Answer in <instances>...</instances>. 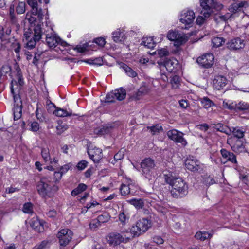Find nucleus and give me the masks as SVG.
I'll list each match as a JSON object with an SVG mask.
<instances>
[{"mask_svg":"<svg viewBox=\"0 0 249 249\" xmlns=\"http://www.w3.org/2000/svg\"><path fill=\"white\" fill-rule=\"evenodd\" d=\"M147 129L150 131L153 135L159 133L160 131H163L162 126L158 124L151 126H147Z\"/></svg>","mask_w":249,"mask_h":249,"instance_id":"36","label":"nucleus"},{"mask_svg":"<svg viewBox=\"0 0 249 249\" xmlns=\"http://www.w3.org/2000/svg\"><path fill=\"white\" fill-rule=\"evenodd\" d=\"M87 185L85 184L80 183L76 188L71 191V196H77V195L84 191L87 189Z\"/></svg>","mask_w":249,"mask_h":249,"instance_id":"33","label":"nucleus"},{"mask_svg":"<svg viewBox=\"0 0 249 249\" xmlns=\"http://www.w3.org/2000/svg\"><path fill=\"white\" fill-rule=\"evenodd\" d=\"M36 190L41 196L46 198L53 197L58 190V187L47 178H42L36 183Z\"/></svg>","mask_w":249,"mask_h":249,"instance_id":"2","label":"nucleus"},{"mask_svg":"<svg viewBox=\"0 0 249 249\" xmlns=\"http://www.w3.org/2000/svg\"><path fill=\"white\" fill-rule=\"evenodd\" d=\"M178 62L176 60L166 59L158 61V64L161 69L165 68L169 72H172L175 69V66L177 65Z\"/></svg>","mask_w":249,"mask_h":249,"instance_id":"18","label":"nucleus"},{"mask_svg":"<svg viewBox=\"0 0 249 249\" xmlns=\"http://www.w3.org/2000/svg\"><path fill=\"white\" fill-rule=\"evenodd\" d=\"M48 217L50 218H54L57 214V212L54 209L50 210L46 213Z\"/></svg>","mask_w":249,"mask_h":249,"instance_id":"64","label":"nucleus"},{"mask_svg":"<svg viewBox=\"0 0 249 249\" xmlns=\"http://www.w3.org/2000/svg\"><path fill=\"white\" fill-rule=\"evenodd\" d=\"M22 105L15 106L13 108L14 120L20 119L22 115Z\"/></svg>","mask_w":249,"mask_h":249,"instance_id":"31","label":"nucleus"},{"mask_svg":"<svg viewBox=\"0 0 249 249\" xmlns=\"http://www.w3.org/2000/svg\"><path fill=\"white\" fill-rule=\"evenodd\" d=\"M129 240V237H126V235L123 236L117 232L109 233L107 237V242L109 245L113 246L119 245L121 243H126Z\"/></svg>","mask_w":249,"mask_h":249,"instance_id":"7","label":"nucleus"},{"mask_svg":"<svg viewBox=\"0 0 249 249\" xmlns=\"http://www.w3.org/2000/svg\"><path fill=\"white\" fill-rule=\"evenodd\" d=\"M85 62L90 65H94L97 66H101L103 64V59L100 57L96 58L94 59H87L85 60Z\"/></svg>","mask_w":249,"mask_h":249,"instance_id":"40","label":"nucleus"},{"mask_svg":"<svg viewBox=\"0 0 249 249\" xmlns=\"http://www.w3.org/2000/svg\"><path fill=\"white\" fill-rule=\"evenodd\" d=\"M94 42L98 44L100 47H104L106 43L105 39L103 37H98L94 40Z\"/></svg>","mask_w":249,"mask_h":249,"instance_id":"55","label":"nucleus"},{"mask_svg":"<svg viewBox=\"0 0 249 249\" xmlns=\"http://www.w3.org/2000/svg\"><path fill=\"white\" fill-rule=\"evenodd\" d=\"M231 133L233 134V137L232 138H236L237 139H243V137L245 133L243 128L240 127H231Z\"/></svg>","mask_w":249,"mask_h":249,"instance_id":"25","label":"nucleus"},{"mask_svg":"<svg viewBox=\"0 0 249 249\" xmlns=\"http://www.w3.org/2000/svg\"><path fill=\"white\" fill-rule=\"evenodd\" d=\"M151 226V221L143 218L138 220L135 225L132 226L130 229V232L133 238L138 237L145 232Z\"/></svg>","mask_w":249,"mask_h":249,"instance_id":"4","label":"nucleus"},{"mask_svg":"<svg viewBox=\"0 0 249 249\" xmlns=\"http://www.w3.org/2000/svg\"><path fill=\"white\" fill-rule=\"evenodd\" d=\"M124 156V154L123 152L119 151L118 153H117L114 156V159L115 160L117 161L120 160L123 158Z\"/></svg>","mask_w":249,"mask_h":249,"instance_id":"61","label":"nucleus"},{"mask_svg":"<svg viewBox=\"0 0 249 249\" xmlns=\"http://www.w3.org/2000/svg\"><path fill=\"white\" fill-rule=\"evenodd\" d=\"M39 129V124L36 122H33L31 124L30 130L33 132H36Z\"/></svg>","mask_w":249,"mask_h":249,"instance_id":"57","label":"nucleus"},{"mask_svg":"<svg viewBox=\"0 0 249 249\" xmlns=\"http://www.w3.org/2000/svg\"><path fill=\"white\" fill-rule=\"evenodd\" d=\"M68 128V125L66 124H63L62 123L58 124L56 126V134L58 135H61L65 130H66Z\"/></svg>","mask_w":249,"mask_h":249,"instance_id":"49","label":"nucleus"},{"mask_svg":"<svg viewBox=\"0 0 249 249\" xmlns=\"http://www.w3.org/2000/svg\"><path fill=\"white\" fill-rule=\"evenodd\" d=\"M158 54L160 57L162 58L167 56L169 54V51L166 48H161L158 50Z\"/></svg>","mask_w":249,"mask_h":249,"instance_id":"50","label":"nucleus"},{"mask_svg":"<svg viewBox=\"0 0 249 249\" xmlns=\"http://www.w3.org/2000/svg\"><path fill=\"white\" fill-rule=\"evenodd\" d=\"M165 180L172 187L170 193L173 197L181 198L187 195L188 185L181 178H174L172 175H165Z\"/></svg>","mask_w":249,"mask_h":249,"instance_id":"1","label":"nucleus"},{"mask_svg":"<svg viewBox=\"0 0 249 249\" xmlns=\"http://www.w3.org/2000/svg\"><path fill=\"white\" fill-rule=\"evenodd\" d=\"M201 103L205 108H208L214 105L213 102L207 97L203 98L201 100Z\"/></svg>","mask_w":249,"mask_h":249,"instance_id":"41","label":"nucleus"},{"mask_svg":"<svg viewBox=\"0 0 249 249\" xmlns=\"http://www.w3.org/2000/svg\"><path fill=\"white\" fill-rule=\"evenodd\" d=\"M98 222V219H96L93 220L92 222H91L89 224V227L90 229H95L97 228L98 227L100 226L101 225L100 222Z\"/></svg>","mask_w":249,"mask_h":249,"instance_id":"59","label":"nucleus"},{"mask_svg":"<svg viewBox=\"0 0 249 249\" xmlns=\"http://www.w3.org/2000/svg\"><path fill=\"white\" fill-rule=\"evenodd\" d=\"M145 47L149 49H153L155 47L156 43L153 40L152 37H143L141 44Z\"/></svg>","mask_w":249,"mask_h":249,"instance_id":"29","label":"nucleus"},{"mask_svg":"<svg viewBox=\"0 0 249 249\" xmlns=\"http://www.w3.org/2000/svg\"><path fill=\"white\" fill-rule=\"evenodd\" d=\"M141 166L142 174L146 178H150L155 169L154 160L150 158H145L142 161Z\"/></svg>","mask_w":249,"mask_h":249,"instance_id":"6","label":"nucleus"},{"mask_svg":"<svg viewBox=\"0 0 249 249\" xmlns=\"http://www.w3.org/2000/svg\"><path fill=\"white\" fill-rule=\"evenodd\" d=\"M121 67L124 70L125 73L128 76L131 77H135L137 76V72L126 64L122 63L121 65Z\"/></svg>","mask_w":249,"mask_h":249,"instance_id":"30","label":"nucleus"},{"mask_svg":"<svg viewBox=\"0 0 249 249\" xmlns=\"http://www.w3.org/2000/svg\"><path fill=\"white\" fill-rule=\"evenodd\" d=\"M196 62L202 68L209 69L214 64V55L211 53H206L198 57Z\"/></svg>","mask_w":249,"mask_h":249,"instance_id":"11","label":"nucleus"},{"mask_svg":"<svg viewBox=\"0 0 249 249\" xmlns=\"http://www.w3.org/2000/svg\"><path fill=\"white\" fill-rule=\"evenodd\" d=\"M186 40L187 39L185 36L181 35L180 34H179V37H178L175 43L177 45L179 46L185 43Z\"/></svg>","mask_w":249,"mask_h":249,"instance_id":"52","label":"nucleus"},{"mask_svg":"<svg viewBox=\"0 0 249 249\" xmlns=\"http://www.w3.org/2000/svg\"><path fill=\"white\" fill-rule=\"evenodd\" d=\"M46 41L48 45L50 47H55L58 44H60L62 46H65L67 45V43L61 40L59 37L55 35L52 34H48L46 35Z\"/></svg>","mask_w":249,"mask_h":249,"instance_id":"16","label":"nucleus"},{"mask_svg":"<svg viewBox=\"0 0 249 249\" xmlns=\"http://www.w3.org/2000/svg\"><path fill=\"white\" fill-rule=\"evenodd\" d=\"M232 150L236 153H241L245 151L243 139L231 138L228 140Z\"/></svg>","mask_w":249,"mask_h":249,"instance_id":"15","label":"nucleus"},{"mask_svg":"<svg viewBox=\"0 0 249 249\" xmlns=\"http://www.w3.org/2000/svg\"><path fill=\"white\" fill-rule=\"evenodd\" d=\"M14 84L17 85V82L16 80H13L10 83V89L15 102V106L22 105L20 95L19 94H16L14 92L13 88Z\"/></svg>","mask_w":249,"mask_h":249,"instance_id":"23","label":"nucleus"},{"mask_svg":"<svg viewBox=\"0 0 249 249\" xmlns=\"http://www.w3.org/2000/svg\"><path fill=\"white\" fill-rule=\"evenodd\" d=\"M129 203L135 206L137 209H142L144 206V202L142 199L133 198L129 201Z\"/></svg>","mask_w":249,"mask_h":249,"instance_id":"35","label":"nucleus"},{"mask_svg":"<svg viewBox=\"0 0 249 249\" xmlns=\"http://www.w3.org/2000/svg\"><path fill=\"white\" fill-rule=\"evenodd\" d=\"M229 10L231 12H233V13H236L238 11H241L240 8H239V7L238 6V4L236 3H234L232 4H231L230 6Z\"/></svg>","mask_w":249,"mask_h":249,"instance_id":"56","label":"nucleus"},{"mask_svg":"<svg viewBox=\"0 0 249 249\" xmlns=\"http://www.w3.org/2000/svg\"><path fill=\"white\" fill-rule=\"evenodd\" d=\"M72 231L68 229H64L60 230L56 235L59 240V243L61 246H66L72 239Z\"/></svg>","mask_w":249,"mask_h":249,"instance_id":"9","label":"nucleus"},{"mask_svg":"<svg viewBox=\"0 0 249 249\" xmlns=\"http://www.w3.org/2000/svg\"><path fill=\"white\" fill-rule=\"evenodd\" d=\"M185 165L186 168L192 172H200L203 170V164L193 156H189L187 158Z\"/></svg>","mask_w":249,"mask_h":249,"instance_id":"8","label":"nucleus"},{"mask_svg":"<svg viewBox=\"0 0 249 249\" xmlns=\"http://www.w3.org/2000/svg\"><path fill=\"white\" fill-rule=\"evenodd\" d=\"M179 37V33L176 31H170L168 32L167 37L171 41H174L176 42L178 37Z\"/></svg>","mask_w":249,"mask_h":249,"instance_id":"43","label":"nucleus"},{"mask_svg":"<svg viewBox=\"0 0 249 249\" xmlns=\"http://www.w3.org/2000/svg\"><path fill=\"white\" fill-rule=\"evenodd\" d=\"M87 153L89 158L94 163H98L102 159V150L100 148H95L92 149H88Z\"/></svg>","mask_w":249,"mask_h":249,"instance_id":"19","label":"nucleus"},{"mask_svg":"<svg viewBox=\"0 0 249 249\" xmlns=\"http://www.w3.org/2000/svg\"><path fill=\"white\" fill-rule=\"evenodd\" d=\"M213 128L215 129L216 131L223 132L228 135L231 134V129L221 123H218L214 124Z\"/></svg>","mask_w":249,"mask_h":249,"instance_id":"27","label":"nucleus"},{"mask_svg":"<svg viewBox=\"0 0 249 249\" xmlns=\"http://www.w3.org/2000/svg\"><path fill=\"white\" fill-rule=\"evenodd\" d=\"M244 40L239 37L231 39L226 43L227 48L231 50H237L242 49L245 46Z\"/></svg>","mask_w":249,"mask_h":249,"instance_id":"17","label":"nucleus"},{"mask_svg":"<svg viewBox=\"0 0 249 249\" xmlns=\"http://www.w3.org/2000/svg\"><path fill=\"white\" fill-rule=\"evenodd\" d=\"M43 221L39 220L37 217L32 218L29 221L30 226L38 232L43 231Z\"/></svg>","mask_w":249,"mask_h":249,"instance_id":"20","label":"nucleus"},{"mask_svg":"<svg viewBox=\"0 0 249 249\" xmlns=\"http://www.w3.org/2000/svg\"><path fill=\"white\" fill-rule=\"evenodd\" d=\"M28 4L31 7L30 12L26 14L25 19L30 23L36 22L37 20L41 22L43 18V14L41 8H38L36 0H26Z\"/></svg>","mask_w":249,"mask_h":249,"instance_id":"3","label":"nucleus"},{"mask_svg":"<svg viewBox=\"0 0 249 249\" xmlns=\"http://www.w3.org/2000/svg\"><path fill=\"white\" fill-rule=\"evenodd\" d=\"M223 106L225 108H227L230 110L234 109L235 110V104H233V103L231 104H229L227 102L224 101L223 103Z\"/></svg>","mask_w":249,"mask_h":249,"instance_id":"58","label":"nucleus"},{"mask_svg":"<svg viewBox=\"0 0 249 249\" xmlns=\"http://www.w3.org/2000/svg\"><path fill=\"white\" fill-rule=\"evenodd\" d=\"M129 185L122 184L120 188V191L122 196H126L130 194V190Z\"/></svg>","mask_w":249,"mask_h":249,"instance_id":"44","label":"nucleus"},{"mask_svg":"<svg viewBox=\"0 0 249 249\" xmlns=\"http://www.w3.org/2000/svg\"><path fill=\"white\" fill-rule=\"evenodd\" d=\"M179 106L182 108H186L189 105L188 101L186 100H181L179 101Z\"/></svg>","mask_w":249,"mask_h":249,"instance_id":"63","label":"nucleus"},{"mask_svg":"<svg viewBox=\"0 0 249 249\" xmlns=\"http://www.w3.org/2000/svg\"><path fill=\"white\" fill-rule=\"evenodd\" d=\"M110 218V216L109 214L105 213L102 215H99L97 218L98 219V222H100L101 224L108 222ZM97 222L98 223V222Z\"/></svg>","mask_w":249,"mask_h":249,"instance_id":"45","label":"nucleus"},{"mask_svg":"<svg viewBox=\"0 0 249 249\" xmlns=\"http://www.w3.org/2000/svg\"><path fill=\"white\" fill-rule=\"evenodd\" d=\"M200 6L202 8L201 14L205 18H209L213 12V9L220 10L222 4L214 1V0H201Z\"/></svg>","mask_w":249,"mask_h":249,"instance_id":"5","label":"nucleus"},{"mask_svg":"<svg viewBox=\"0 0 249 249\" xmlns=\"http://www.w3.org/2000/svg\"><path fill=\"white\" fill-rule=\"evenodd\" d=\"M203 183L207 186L213 184L215 181L213 178L209 176L203 179Z\"/></svg>","mask_w":249,"mask_h":249,"instance_id":"53","label":"nucleus"},{"mask_svg":"<svg viewBox=\"0 0 249 249\" xmlns=\"http://www.w3.org/2000/svg\"><path fill=\"white\" fill-rule=\"evenodd\" d=\"M46 108L48 112L54 114L57 107L50 100L46 101Z\"/></svg>","mask_w":249,"mask_h":249,"instance_id":"42","label":"nucleus"},{"mask_svg":"<svg viewBox=\"0 0 249 249\" xmlns=\"http://www.w3.org/2000/svg\"><path fill=\"white\" fill-rule=\"evenodd\" d=\"M88 163L86 160H82L77 163L76 167L79 170H83L87 166Z\"/></svg>","mask_w":249,"mask_h":249,"instance_id":"54","label":"nucleus"},{"mask_svg":"<svg viewBox=\"0 0 249 249\" xmlns=\"http://www.w3.org/2000/svg\"><path fill=\"white\" fill-rule=\"evenodd\" d=\"M33 29V37L29 39H26L28 41L27 46L31 49H33L35 46L36 42L40 39L42 35L41 28L39 24H37L36 27H34Z\"/></svg>","mask_w":249,"mask_h":249,"instance_id":"14","label":"nucleus"},{"mask_svg":"<svg viewBox=\"0 0 249 249\" xmlns=\"http://www.w3.org/2000/svg\"><path fill=\"white\" fill-rule=\"evenodd\" d=\"M153 242L157 244H162L164 242L163 239L160 236H156L153 237Z\"/></svg>","mask_w":249,"mask_h":249,"instance_id":"62","label":"nucleus"},{"mask_svg":"<svg viewBox=\"0 0 249 249\" xmlns=\"http://www.w3.org/2000/svg\"><path fill=\"white\" fill-rule=\"evenodd\" d=\"M212 235L209 233L207 231H198L195 235V237L197 239L200 240L201 241H204L206 239H210L212 237Z\"/></svg>","mask_w":249,"mask_h":249,"instance_id":"32","label":"nucleus"},{"mask_svg":"<svg viewBox=\"0 0 249 249\" xmlns=\"http://www.w3.org/2000/svg\"><path fill=\"white\" fill-rule=\"evenodd\" d=\"M212 41L213 47H219L225 43V39L223 37H215L212 39Z\"/></svg>","mask_w":249,"mask_h":249,"instance_id":"37","label":"nucleus"},{"mask_svg":"<svg viewBox=\"0 0 249 249\" xmlns=\"http://www.w3.org/2000/svg\"><path fill=\"white\" fill-rule=\"evenodd\" d=\"M167 135L169 139L176 143H181L183 146H186L187 143V141L183 137V134L176 129L169 130Z\"/></svg>","mask_w":249,"mask_h":249,"instance_id":"13","label":"nucleus"},{"mask_svg":"<svg viewBox=\"0 0 249 249\" xmlns=\"http://www.w3.org/2000/svg\"><path fill=\"white\" fill-rule=\"evenodd\" d=\"M227 80L222 75L216 76L213 80V86L217 90H220L226 85Z\"/></svg>","mask_w":249,"mask_h":249,"instance_id":"21","label":"nucleus"},{"mask_svg":"<svg viewBox=\"0 0 249 249\" xmlns=\"http://www.w3.org/2000/svg\"><path fill=\"white\" fill-rule=\"evenodd\" d=\"M221 154L223 159L226 161H229L232 163L236 164L237 163L236 156L232 153L228 151L225 149H222L220 150Z\"/></svg>","mask_w":249,"mask_h":249,"instance_id":"22","label":"nucleus"},{"mask_svg":"<svg viewBox=\"0 0 249 249\" xmlns=\"http://www.w3.org/2000/svg\"><path fill=\"white\" fill-rule=\"evenodd\" d=\"M30 27L26 31L24 34V36L26 39H29V38L33 37L34 35V27H36V22L34 23H30Z\"/></svg>","mask_w":249,"mask_h":249,"instance_id":"38","label":"nucleus"},{"mask_svg":"<svg viewBox=\"0 0 249 249\" xmlns=\"http://www.w3.org/2000/svg\"><path fill=\"white\" fill-rule=\"evenodd\" d=\"M235 110L237 111H249V104L245 102H240L235 104Z\"/></svg>","mask_w":249,"mask_h":249,"instance_id":"34","label":"nucleus"},{"mask_svg":"<svg viewBox=\"0 0 249 249\" xmlns=\"http://www.w3.org/2000/svg\"><path fill=\"white\" fill-rule=\"evenodd\" d=\"M48 243V241L43 240L39 245L35 246L32 249H46Z\"/></svg>","mask_w":249,"mask_h":249,"instance_id":"51","label":"nucleus"},{"mask_svg":"<svg viewBox=\"0 0 249 249\" xmlns=\"http://www.w3.org/2000/svg\"><path fill=\"white\" fill-rule=\"evenodd\" d=\"M54 114L61 117L77 116L76 114H72L71 111H68L66 109L57 107Z\"/></svg>","mask_w":249,"mask_h":249,"instance_id":"28","label":"nucleus"},{"mask_svg":"<svg viewBox=\"0 0 249 249\" xmlns=\"http://www.w3.org/2000/svg\"><path fill=\"white\" fill-rule=\"evenodd\" d=\"M205 18L204 16H198L196 19V23L199 25H202L205 22L206 18Z\"/></svg>","mask_w":249,"mask_h":249,"instance_id":"60","label":"nucleus"},{"mask_svg":"<svg viewBox=\"0 0 249 249\" xmlns=\"http://www.w3.org/2000/svg\"><path fill=\"white\" fill-rule=\"evenodd\" d=\"M126 96V91L123 88L115 89L114 91L108 93L106 97L105 102L107 103H113L115 99L119 101L124 100Z\"/></svg>","mask_w":249,"mask_h":249,"instance_id":"10","label":"nucleus"},{"mask_svg":"<svg viewBox=\"0 0 249 249\" xmlns=\"http://www.w3.org/2000/svg\"><path fill=\"white\" fill-rule=\"evenodd\" d=\"M112 39L115 42L124 41L126 39V36L124 31L120 29H117L112 33Z\"/></svg>","mask_w":249,"mask_h":249,"instance_id":"24","label":"nucleus"},{"mask_svg":"<svg viewBox=\"0 0 249 249\" xmlns=\"http://www.w3.org/2000/svg\"><path fill=\"white\" fill-rule=\"evenodd\" d=\"M114 128V125L112 124H108L107 125L103 126L100 128L96 129V132L98 134L103 135L107 134L111 132Z\"/></svg>","mask_w":249,"mask_h":249,"instance_id":"26","label":"nucleus"},{"mask_svg":"<svg viewBox=\"0 0 249 249\" xmlns=\"http://www.w3.org/2000/svg\"><path fill=\"white\" fill-rule=\"evenodd\" d=\"M22 211L27 213H33V205L31 203H26L23 205Z\"/></svg>","mask_w":249,"mask_h":249,"instance_id":"47","label":"nucleus"},{"mask_svg":"<svg viewBox=\"0 0 249 249\" xmlns=\"http://www.w3.org/2000/svg\"><path fill=\"white\" fill-rule=\"evenodd\" d=\"M180 21L185 24V29H188L191 25L195 19V16L194 12L192 10H184L181 14Z\"/></svg>","mask_w":249,"mask_h":249,"instance_id":"12","label":"nucleus"},{"mask_svg":"<svg viewBox=\"0 0 249 249\" xmlns=\"http://www.w3.org/2000/svg\"><path fill=\"white\" fill-rule=\"evenodd\" d=\"M26 4L24 2H19L16 7V12L18 14H23L26 10Z\"/></svg>","mask_w":249,"mask_h":249,"instance_id":"48","label":"nucleus"},{"mask_svg":"<svg viewBox=\"0 0 249 249\" xmlns=\"http://www.w3.org/2000/svg\"><path fill=\"white\" fill-rule=\"evenodd\" d=\"M41 155L45 162L49 161L51 160L49 149L47 148H42Z\"/></svg>","mask_w":249,"mask_h":249,"instance_id":"46","label":"nucleus"},{"mask_svg":"<svg viewBox=\"0 0 249 249\" xmlns=\"http://www.w3.org/2000/svg\"><path fill=\"white\" fill-rule=\"evenodd\" d=\"M119 221L123 225H125L128 222L129 216L124 212L121 213L118 216Z\"/></svg>","mask_w":249,"mask_h":249,"instance_id":"39","label":"nucleus"}]
</instances>
